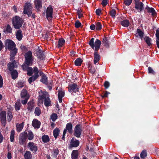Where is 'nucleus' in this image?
<instances>
[{"label":"nucleus","instance_id":"nucleus-7","mask_svg":"<svg viewBox=\"0 0 159 159\" xmlns=\"http://www.w3.org/2000/svg\"><path fill=\"white\" fill-rule=\"evenodd\" d=\"M32 8L31 5L30 3H26L24 7V13L27 15L29 17L32 14Z\"/></svg>","mask_w":159,"mask_h":159},{"label":"nucleus","instance_id":"nucleus-46","mask_svg":"<svg viewBox=\"0 0 159 159\" xmlns=\"http://www.w3.org/2000/svg\"><path fill=\"white\" fill-rule=\"evenodd\" d=\"M147 155V151L145 150H143L140 154V157L141 158H144Z\"/></svg>","mask_w":159,"mask_h":159},{"label":"nucleus","instance_id":"nucleus-22","mask_svg":"<svg viewBox=\"0 0 159 159\" xmlns=\"http://www.w3.org/2000/svg\"><path fill=\"white\" fill-rule=\"evenodd\" d=\"M16 64V62L15 60H14L11 62H9L7 64V68L10 71L15 70V64Z\"/></svg>","mask_w":159,"mask_h":159},{"label":"nucleus","instance_id":"nucleus-62","mask_svg":"<svg viewBox=\"0 0 159 159\" xmlns=\"http://www.w3.org/2000/svg\"><path fill=\"white\" fill-rule=\"evenodd\" d=\"M29 97H27L26 98H25V100H22L21 101V103L24 105L26 104L27 102L28 99H29Z\"/></svg>","mask_w":159,"mask_h":159},{"label":"nucleus","instance_id":"nucleus-24","mask_svg":"<svg viewBox=\"0 0 159 159\" xmlns=\"http://www.w3.org/2000/svg\"><path fill=\"white\" fill-rule=\"evenodd\" d=\"M101 41L98 39H96L94 43V48L95 51H98L100 49L101 44Z\"/></svg>","mask_w":159,"mask_h":159},{"label":"nucleus","instance_id":"nucleus-13","mask_svg":"<svg viewBox=\"0 0 159 159\" xmlns=\"http://www.w3.org/2000/svg\"><path fill=\"white\" fill-rule=\"evenodd\" d=\"M53 13V8L51 6H49L47 8L46 11V17L47 19L52 18Z\"/></svg>","mask_w":159,"mask_h":159},{"label":"nucleus","instance_id":"nucleus-3","mask_svg":"<svg viewBox=\"0 0 159 159\" xmlns=\"http://www.w3.org/2000/svg\"><path fill=\"white\" fill-rule=\"evenodd\" d=\"M83 129L81 123L77 124L74 128L73 135L77 138H80Z\"/></svg>","mask_w":159,"mask_h":159},{"label":"nucleus","instance_id":"nucleus-64","mask_svg":"<svg viewBox=\"0 0 159 159\" xmlns=\"http://www.w3.org/2000/svg\"><path fill=\"white\" fill-rule=\"evenodd\" d=\"M95 12L97 16H99L101 12V10L100 9H98L96 10Z\"/></svg>","mask_w":159,"mask_h":159},{"label":"nucleus","instance_id":"nucleus-34","mask_svg":"<svg viewBox=\"0 0 159 159\" xmlns=\"http://www.w3.org/2000/svg\"><path fill=\"white\" fill-rule=\"evenodd\" d=\"M12 29L10 25L8 24L5 29H4L3 31L5 33H11Z\"/></svg>","mask_w":159,"mask_h":159},{"label":"nucleus","instance_id":"nucleus-63","mask_svg":"<svg viewBox=\"0 0 159 159\" xmlns=\"http://www.w3.org/2000/svg\"><path fill=\"white\" fill-rule=\"evenodd\" d=\"M107 1V0H102V4L103 7H105L107 5L108 3Z\"/></svg>","mask_w":159,"mask_h":159},{"label":"nucleus","instance_id":"nucleus-40","mask_svg":"<svg viewBox=\"0 0 159 159\" xmlns=\"http://www.w3.org/2000/svg\"><path fill=\"white\" fill-rule=\"evenodd\" d=\"M59 153V151L58 148L54 149L53 150V152L52 153V156L53 157L56 158Z\"/></svg>","mask_w":159,"mask_h":159},{"label":"nucleus","instance_id":"nucleus-27","mask_svg":"<svg viewBox=\"0 0 159 159\" xmlns=\"http://www.w3.org/2000/svg\"><path fill=\"white\" fill-rule=\"evenodd\" d=\"M65 42V40L63 38H60L58 41L57 47L59 48H61L64 45Z\"/></svg>","mask_w":159,"mask_h":159},{"label":"nucleus","instance_id":"nucleus-18","mask_svg":"<svg viewBox=\"0 0 159 159\" xmlns=\"http://www.w3.org/2000/svg\"><path fill=\"white\" fill-rule=\"evenodd\" d=\"M109 38L104 36L103 37L102 42L106 48H108L109 47Z\"/></svg>","mask_w":159,"mask_h":159},{"label":"nucleus","instance_id":"nucleus-29","mask_svg":"<svg viewBox=\"0 0 159 159\" xmlns=\"http://www.w3.org/2000/svg\"><path fill=\"white\" fill-rule=\"evenodd\" d=\"M21 97L22 98H24L27 97H29L28 95L27 91L24 89H23L20 93Z\"/></svg>","mask_w":159,"mask_h":159},{"label":"nucleus","instance_id":"nucleus-60","mask_svg":"<svg viewBox=\"0 0 159 159\" xmlns=\"http://www.w3.org/2000/svg\"><path fill=\"white\" fill-rule=\"evenodd\" d=\"M105 89H108L110 86V83L107 81H106L104 84Z\"/></svg>","mask_w":159,"mask_h":159},{"label":"nucleus","instance_id":"nucleus-59","mask_svg":"<svg viewBox=\"0 0 159 159\" xmlns=\"http://www.w3.org/2000/svg\"><path fill=\"white\" fill-rule=\"evenodd\" d=\"M17 85L18 88H22L24 86L25 83L24 82L19 81L17 83Z\"/></svg>","mask_w":159,"mask_h":159},{"label":"nucleus","instance_id":"nucleus-23","mask_svg":"<svg viewBox=\"0 0 159 159\" xmlns=\"http://www.w3.org/2000/svg\"><path fill=\"white\" fill-rule=\"evenodd\" d=\"M16 39L19 40L20 41L23 37L22 32L21 30H19L16 31Z\"/></svg>","mask_w":159,"mask_h":159},{"label":"nucleus","instance_id":"nucleus-28","mask_svg":"<svg viewBox=\"0 0 159 159\" xmlns=\"http://www.w3.org/2000/svg\"><path fill=\"white\" fill-rule=\"evenodd\" d=\"M44 104L46 107H48L51 106V102L49 97H48L44 99Z\"/></svg>","mask_w":159,"mask_h":159},{"label":"nucleus","instance_id":"nucleus-50","mask_svg":"<svg viewBox=\"0 0 159 159\" xmlns=\"http://www.w3.org/2000/svg\"><path fill=\"white\" fill-rule=\"evenodd\" d=\"M110 15L113 18H115L116 14V11L115 9H112L110 12Z\"/></svg>","mask_w":159,"mask_h":159},{"label":"nucleus","instance_id":"nucleus-55","mask_svg":"<svg viewBox=\"0 0 159 159\" xmlns=\"http://www.w3.org/2000/svg\"><path fill=\"white\" fill-rule=\"evenodd\" d=\"M81 23L79 20H77L75 21V27L76 28H79L81 26Z\"/></svg>","mask_w":159,"mask_h":159},{"label":"nucleus","instance_id":"nucleus-56","mask_svg":"<svg viewBox=\"0 0 159 159\" xmlns=\"http://www.w3.org/2000/svg\"><path fill=\"white\" fill-rule=\"evenodd\" d=\"M148 73L149 74H152L153 75H155L156 74V72L153 70L152 67H149L148 68Z\"/></svg>","mask_w":159,"mask_h":159},{"label":"nucleus","instance_id":"nucleus-31","mask_svg":"<svg viewBox=\"0 0 159 159\" xmlns=\"http://www.w3.org/2000/svg\"><path fill=\"white\" fill-rule=\"evenodd\" d=\"M120 24L123 26L128 27L129 25V22L128 20L125 19L120 22Z\"/></svg>","mask_w":159,"mask_h":159},{"label":"nucleus","instance_id":"nucleus-39","mask_svg":"<svg viewBox=\"0 0 159 159\" xmlns=\"http://www.w3.org/2000/svg\"><path fill=\"white\" fill-rule=\"evenodd\" d=\"M23 123H22L19 125H16V130L17 132H20L22 130L24 127Z\"/></svg>","mask_w":159,"mask_h":159},{"label":"nucleus","instance_id":"nucleus-51","mask_svg":"<svg viewBox=\"0 0 159 159\" xmlns=\"http://www.w3.org/2000/svg\"><path fill=\"white\" fill-rule=\"evenodd\" d=\"M81 11L82 10L81 9H80V8H79L77 10V13L78 16V18L79 19L81 18L83 16V14L81 13Z\"/></svg>","mask_w":159,"mask_h":159},{"label":"nucleus","instance_id":"nucleus-36","mask_svg":"<svg viewBox=\"0 0 159 159\" xmlns=\"http://www.w3.org/2000/svg\"><path fill=\"white\" fill-rule=\"evenodd\" d=\"M26 71L27 72V75L29 76H32L33 73H34V68L33 70L32 67L29 66Z\"/></svg>","mask_w":159,"mask_h":159},{"label":"nucleus","instance_id":"nucleus-48","mask_svg":"<svg viewBox=\"0 0 159 159\" xmlns=\"http://www.w3.org/2000/svg\"><path fill=\"white\" fill-rule=\"evenodd\" d=\"M28 132V139L29 140H31L34 138V134L31 130H30Z\"/></svg>","mask_w":159,"mask_h":159},{"label":"nucleus","instance_id":"nucleus-52","mask_svg":"<svg viewBox=\"0 0 159 159\" xmlns=\"http://www.w3.org/2000/svg\"><path fill=\"white\" fill-rule=\"evenodd\" d=\"M88 67L89 68H90L89 69V71L92 74H93L95 73V68L92 66L90 65Z\"/></svg>","mask_w":159,"mask_h":159},{"label":"nucleus","instance_id":"nucleus-38","mask_svg":"<svg viewBox=\"0 0 159 159\" xmlns=\"http://www.w3.org/2000/svg\"><path fill=\"white\" fill-rule=\"evenodd\" d=\"M21 104L20 102V100H17L15 105V108L16 111H19L20 109V107L21 106Z\"/></svg>","mask_w":159,"mask_h":159},{"label":"nucleus","instance_id":"nucleus-4","mask_svg":"<svg viewBox=\"0 0 159 159\" xmlns=\"http://www.w3.org/2000/svg\"><path fill=\"white\" fill-rule=\"evenodd\" d=\"M39 71L38 69L36 66L34 67V74L33 76L29 78L28 79L29 83L31 84V83L36 80L39 77V75L38 74Z\"/></svg>","mask_w":159,"mask_h":159},{"label":"nucleus","instance_id":"nucleus-57","mask_svg":"<svg viewBox=\"0 0 159 159\" xmlns=\"http://www.w3.org/2000/svg\"><path fill=\"white\" fill-rule=\"evenodd\" d=\"M132 0H124V3L126 6H129L131 3Z\"/></svg>","mask_w":159,"mask_h":159},{"label":"nucleus","instance_id":"nucleus-6","mask_svg":"<svg viewBox=\"0 0 159 159\" xmlns=\"http://www.w3.org/2000/svg\"><path fill=\"white\" fill-rule=\"evenodd\" d=\"M68 91L70 93H75L79 92V86L77 84L71 83L68 86Z\"/></svg>","mask_w":159,"mask_h":159},{"label":"nucleus","instance_id":"nucleus-54","mask_svg":"<svg viewBox=\"0 0 159 159\" xmlns=\"http://www.w3.org/2000/svg\"><path fill=\"white\" fill-rule=\"evenodd\" d=\"M58 97L63 98L65 95V92L62 90H60L59 89L58 90Z\"/></svg>","mask_w":159,"mask_h":159},{"label":"nucleus","instance_id":"nucleus-15","mask_svg":"<svg viewBox=\"0 0 159 159\" xmlns=\"http://www.w3.org/2000/svg\"><path fill=\"white\" fill-rule=\"evenodd\" d=\"M41 123L37 119H34L32 122V125L35 128L38 129L39 128Z\"/></svg>","mask_w":159,"mask_h":159},{"label":"nucleus","instance_id":"nucleus-11","mask_svg":"<svg viewBox=\"0 0 159 159\" xmlns=\"http://www.w3.org/2000/svg\"><path fill=\"white\" fill-rule=\"evenodd\" d=\"M27 147L30 148V150L34 153H36L38 150L37 146L32 142H29L27 145Z\"/></svg>","mask_w":159,"mask_h":159},{"label":"nucleus","instance_id":"nucleus-33","mask_svg":"<svg viewBox=\"0 0 159 159\" xmlns=\"http://www.w3.org/2000/svg\"><path fill=\"white\" fill-rule=\"evenodd\" d=\"M83 60L80 57L77 58L74 62L75 65L77 66H79L81 65Z\"/></svg>","mask_w":159,"mask_h":159},{"label":"nucleus","instance_id":"nucleus-2","mask_svg":"<svg viewBox=\"0 0 159 159\" xmlns=\"http://www.w3.org/2000/svg\"><path fill=\"white\" fill-rule=\"evenodd\" d=\"M25 60L24 63L27 65L32 66L34 61V57L30 51L27 52L24 55Z\"/></svg>","mask_w":159,"mask_h":159},{"label":"nucleus","instance_id":"nucleus-44","mask_svg":"<svg viewBox=\"0 0 159 159\" xmlns=\"http://www.w3.org/2000/svg\"><path fill=\"white\" fill-rule=\"evenodd\" d=\"M10 51H11L10 56H13L16 55L17 53L18 49L16 47H15Z\"/></svg>","mask_w":159,"mask_h":159},{"label":"nucleus","instance_id":"nucleus-32","mask_svg":"<svg viewBox=\"0 0 159 159\" xmlns=\"http://www.w3.org/2000/svg\"><path fill=\"white\" fill-rule=\"evenodd\" d=\"M25 159H32V155L31 152L26 151L24 155Z\"/></svg>","mask_w":159,"mask_h":159},{"label":"nucleus","instance_id":"nucleus-41","mask_svg":"<svg viewBox=\"0 0 159 159\" xmlns=\"http://www.w3.org/2000/svg\"><path fill=\"white\" fill-rule=\"evenodd\" d=\"M147 12L149 13H151V15L153 16L156 15L157 13L154 9L152 7H150L147 11Z\"/></svg>","mask_w":159,"mask_h":159},{"label":"nucleus","instance_id":"nucleus-9","mask_svg":"<svg viewBox=\"0 0 159 159\" xmlns=\"http://www.w3.org/2000/svg\"><path fill=\"white\" fill-rule=\"evenodd\" d=\"M6 112L5 111H2L0 113V120L2 124L5 127L6 122Z\"/></svg>","mask_w":159,"mask_h":159},{"label":"nucleus","instance_id":"nucleus-26","mask_svg":"<svg viewBox=\"0 0 159 159\" xmlns=\"http://www.w3.org/2000/svg\"><path fill=\"white\" fill-rule=\"evenodd\" d=\"M79 155L78 150H74L71 153V158L72 159H78Z\"/></svg>","mask_w":159,"mask_h":159},{"label":"nucleus","instance_id":"nucleus-42","mask_svg":"<svg viewBox=\"0 0 159 159\" xmlns=\"http://www.w3.org/2000/svg\"><path fill=\"white\" fill-rule=\"evenodd\" d=\"M15 131L14 129H12L11 132L10 136V140L11 142H14V141Z\"/></svg>","mask_w":159,"mask_h":159},{"label":"nucleus","instance_id":"nucleus-47","mask_svg":"<svg viewBox=\"0 0 159 159\" xmlns=\"http://www.w3.org/2000/svg\"><path fill=\"white\" fill-rule=\"evenodd\" d=\"M94 38H92L89 41V44L90 46L92 48L94 49Z\"/></svg>","mask_w":159,"mask_h":159},{"label":"nucleus","instance_id":"nucleus-17","mask_svg":"<svg viewBox=\"0 0 159 159\" xmlns=\"http://www.w3.org/2000/svg\"><path fill=\"white\" fill-rule=\"evenodd\" d=\"M135 8L137 10H139L140 12H141L144 9V5L142 2H140L135 4Z\"/></svg>","mask_w":159,"mask_h":159},{"label":"nucleus","instance_id":"nucleus-16","mask_svg":"<svg viewBox=\"0 0 159 159\" xmlns=\"http://www.w3.org/2000/svg\"><path fill=\"white\" fill-rule=\"evenodd\" d=\"M144 33L140 29H137L136 31V34H135V36L138 38V37L142 40L143 38Z\"/></svg>","mask_w":159,"mask_h":159},{"label":"nucleus","instance_id":"nucleus-49","mask_svg":"<svg viewBox=\"0 0 159 159\" xmlns=\"http://www.w3.org/2000/svg\"><path fill=\"white\" fill-rule=\"evenodd\" d=\"M95 27L97 30H99L102 29V25L100 22H98L96 23Z\"/></svg>","mask_w":159,"mask_h":159},{"label":"nucleus","instance_id":"nucleus-37","mask_svg":"<svg viewBox=\"0 0 159 159\" xmlns=\"http://www.w3.org/2000/svg\"><path fill=\"white\" fill-rule=\"evenodd\" d=\"M48 77L46 76V75L44 76H43V77H41L40 79V81L42 82L43 84H45V85H48Z\"/></svg>","mask_w":159,"mask_h":159},{"label":"nucleus","instance_id":"nucleus-1","mask_svg":"<svg viewBox=\"0 0 159 159\" xmlns=\"http://www.w3.org/2000/svg\"><path fill=\"white\" fill-rule=\"evenodd\" d=\"M12 24L14 28L16 29H19L22 26L23 20L19 16H16L12 18Z\"/></svg>","mask_w":159,"mask_h":159},{"label":"nucleus","instance_id":"nucleus-8","mask_svg":"<svg viewBox=\"0 0 159 159\" xmlns=\"http://www.w3.org/2000/svg\"><path fill=\"white\" fill-rule=\"evenodd\" d=\"M28 134L27 132H24L21 133L19 139V142L20 145H23L26 142Z\"/></svg>","mask_w":159,"mask_h":159},{"label":"nucleus","instance_id":"nucleus-45","mask_svg":"<svg viewBox=\"0 0 159 159\" xmlns=\"http://www.w3.org/2000/svg\"><path fill=\"white\" fill-rule=\"evenodd\" d=\"M41 113V111L39 107H37L35 109L34 114L35 115L39 116Z\"/></svg>","mask_w":159,"mask_h":159},{"label":"nucleus","instance_id":"nucleus-25","mask_svg":"<svg viewBox=\"0 0 159 159\" xmlns=\"http://www.w3.org/2000/svg\"><path fill=\"white\" fill-rule=\"evenodd\" d=\"M143 40L146 42L147 45L148 47H150L151 46L152 44L151 43L152 39L149 37L148 36H145L143 38Z\"/></svg>","mask_w":159,"mask_h":159},{"label":"nucleus","instance_id":"nucleus-53","mask_svg":"<svg viewBox=\"0 0 159 159\" xmlns=\"http://www.w3.org/2000/svg\"><path fill=\"white\" fill-rule=\"evenodd\" d=\"M57 115L56 113H53L51 116V118L52 120L54 121L57 118Z\"/></svg>","mask_w":159,"mask_h":159},{"label":"nucleus","instance_id":"nucleus-43","mask_svg":"<svg viewBox=\"0 0 159 159\" xmlns=\"http://www.w3.org/2000/svg\"><path fill=\"white\" fill-rule=\"evenodd\" d=\"M60 130L58 128H56L53 131V134L55 138L56 139L59 135Z\"/></svg>","mask_w":159,"mask_h":159},{"label":"nucleus","instance_id":"nucleus-14","mask_svg":"<svg viewBox=\"0 0 159 159\" xmlns=\"http://www.w3.org/2000/svg\"><path fill=\"white\" fill-rule=\"evenodd\" d=\"M73 125L71 122L67 123L66 125V128L64 129L63 131L66 133L68 132L70 134H72L73 133Z\"/></svg>","mask_w":159,"mask_h":159},{"label":"nucleus","instance_id":"nucleus-20","mask_svg":"<svg viewBox=\"0 0 159 159\" xmlns=\"http://www.w3.org/2000/svg\"><path fill=\"white\" fill-rule=\"evenodd\" d=\"M12 79L14 80L16 79L18 77V72L16 70L10 71Z\"/></svg>","mask_w":159,"mask_h":159},{"label":"nucleus","instance_id":"nucleus-58","mask_svg":"<svg viewBox=\"0 0 159 159\" xmlns=\"http://www.w3.org/2000/svg\"><path fill=\"white\" fill-rule=\"evenodd\" d=\"M9 117V118L8 119V120L10 121L11 120L12 118L13 117L12 113L10 111L7 112V117Z\"/></svg>","mask_w":159,"mask_h":159},{"label":"nucleus","instance_id":"nucleus-21","mask_svg":"<svg viewBox=\"0 0 159 159\" xmlns=\"http://www.w3.org/2000/svg\"><path fill=\"white\" fill-rule=\"evenodd\" d=\"M97 51H95L93 53L94 63L95 64L99 61L100 59V55L98 54V52Z\"/></svg>","mask_w":159,"mask_h":159},{"label":"nucleus","instance_id":"nucleus-61","mask_svg":"<svg viewBox=\"0 0 159 159\" xmlns=\"http://www.w3.org/2000/svg\"><path fill=\"white\" fill-rule=\"evenodd\" d=\"M110 94V93L107 91H106L105 93L103 95H101V96L102 98H104L105 97H107L109 94Z\"/></svg>","mask_w":159,"mask_h":159},{"label":"nucleus","instance_id":"nucleus-19","mask_svg":"<svg viewBox=\"0 0 159 159\" xmlns=\"http://www.w3.org/2000/svg\"><path fill=\"white\" fill-rule=\"evenodd\" d=\"M34 4L36 8L38 11L40 10V9L42 7V1L41 0H35Z\"/></svg>","mask_w":159,"mask_h":159},{"label":"nucleus","instance_id":"nucleus-10","mask_svg":"<svg viewBox=\"0 0 159 159\" xmlns=\"http://www.w3.org/2000/svg\"><path fill=\"white\" fill-rule=\"evenodd\" d=\"M80 143V141L78 140L73 137L70 140L69 147L71 148L77 147L79 146Z\"/></svg>","mask_w":159,"mask_h":159},{"label":"nucleus","instance_id":"nucleus-30","mask_svg":"<svg viewBox=\"0 0 159 159\" xmlns=\"http://www.w3.org/2000/svg\"><path fill=\"white\" fill-rule=\"evenodd\" d=\"M38 100L39 102L43 103V100L47 98L46 94L43 93L42 94L39 95Z\"/></svg>","mask_w":159,"mask_h":159},{"label":"nucleus","instance_id":"nucleus-5","mask_svg":"<svg viewBox=\"0 0 159 159\" xmlns=\"http://www.w3.org/2000/svg\"><path fill=\"white\" fill-rule=\"evenodd\" d=\"M5 47L6 49L11 50L16 47L15 43L12 40L7 39L6 40L5 43Z\"/></svg>","mask_w":159,"mask_h":159},{"label":"nucleus","instance_id":"nucleus-12","mask_svg":"<svg viewBox=\"0 0 159 159\" xmlns=\"http://www.w3.org/2000/svg\"><path fill=\"white\" fill-rule=\"evenodd\" d=\"M36 53L38 58L42 60H45V56L44 53V52L42 51L41 49L39 48L38 50L36 51Z\"/></svg>","mask_w":159,"mask_h":159},{"label":"nucleus","instance_id":"nucleus-35","mask_svg":"<svg viewBox=\"0 0 159 159\" xmlns=\"http://www.w3.org/2000/svg\"><path fill=\"white\" fill-rule=\"evenodd\" d=\"M42 140L43 142L45 143H48L49 142L50 139L49 136L48 135H44L42 137Z\"/></svg>","mask_w":159,"mask_h":159}]
</instances>
